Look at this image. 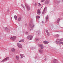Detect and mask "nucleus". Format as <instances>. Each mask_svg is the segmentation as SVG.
Instances as JSON below:
<instances>
[{
  "label": "nucleus",
  "instance_id": "f257e3e1",
  "mask_svg": "<svg viewBox=\"0 0 63 63\" xmlns=\"http://www.w3.org/2000/svg\"><path fill=\"white\" fill-rule=\"evenodd\" d=\"M32 38H33V36L32 35H28L27 37V39L28 40H32Z\"/></svg>",
  "mask_w": 63,
  "mask_h": 63
},
{
  "label": "nucleus",
  "instance_id": "f03ea898",
  "mask_svg": "<svg viewBox=\"0 0 63 63\" xmlns=\"http://www.w3.org/2000/svg\"><path fill=\"white\" fill-rule=\"evenodd\" d=\"M25 6L27 8V10L28 11H29L30 10V7L28 6V5L26 3H25Z\"/></svg>",
  "mask_w": 63,
  "mask_h": 63
},
{
  "label": "nucleus",
  "instance_id": "7ed1b4c3",
  "mask_svg": "<svg viewBox=\"0 0 63 63\" xmlns=\"http://www.w3.org/2000/svg\"><path fill=\"white\" fill-rule=\"evenodd\" d=\"M9 59V58L8 57H7L6 58L4 59L1 62H5V61H8Z\"/></svg>",
  "mask_w": 63,
  "mask_h": 63
},
{
  "label": "nucleus",
  "instance_id": "20e7f679",
  "mask_svg": "<svg viewBox=\"0 0 63 63\" xmlns=\"http://www.w3.org/2000/svg\"><path fill=\"white\" fill-rule=\"evenodd\" d=\"M29 25L30 26H32V27H31L30 30V31H31V30H33V28L34 27V24H32V25H31V24H30Z\"/></svg>",
  "mask_w": 63,
  "mask_h": 63
},
{
  "label": "nucleus",
  "instance_id": "39448f33",
  "mask_svg": "<svg viewBox=\"0 0 63 63\" xmlns=\"http://www.w3.org/2000/svg\"><path fill=\"white\" fill-rule=\"evenodd\" d=\"M16 36H13L11 38V39L12 41H15L16 39Z\"/></svg>",
  "mask_w": 63,
  "mask_h": 63
},
{
  "label": "nucleus",
  "instance_id": "423d86ee",
  "mask_svg": "<svg viewBox=\"0 0 63 63\" xmlns=\"http://www.w3.org/2000/svg\"><path fill=\"white\" fill-rule=\"evenodd\" d=\"M17 45L19 48H22V46L20 44L17 43Z\"/></svg>",
  "mask_w": 63,
  "mask_h": 63
},
{
  "label": "nucleus",
  "instance_id": "0eeeda50",
  "mask_svg": "<svg viewBox=\"0 0 63 63\" xmlns=\"http://www.w3.org/2000/svg\"><path fill=\"white\" fill-rule=\"evenodd\" d=\"M41 10L40 9H38L37 11V13L38 15H40L41 13Z\"/></svg>",
  "mask_w": 63,
  "mask_h": 63
},
{
  "label": "nucleus",
  "instance_id": "6e6552de",
  "mask_svg": "<svg viewBox=\"0 0 63 63\" xmlns=\"http://www.w3.org/2000/svg\"><path fill=\"white\" fill-rule=\"evenodd\" d=\"M39 46L40 47L41 49H43L44 48V46L42 44H41L39 45Z\"/></svg>",
  "mask_w": 63,
  "mask_h": 63
},
{
  "label": "nucleus",
  "instance_id": "1a4fd4ad",
  "mask_svg": "<svg viewBox=\"0 0 63 63\" xmlns=\"http://www.w3.org/2000/svg\"><path fill=\"white\" fill-rule=\"evenodd\" d=\"M48 16L47 15L46 17V22H47V20H48Z\"/></svg>",
  "mask_w": 63,
  "mask_h": 63
},
{
  "label": "nucleus",
  "instance_id": "9d476101",
  "mask_svg": "<svg viewBox=\"0 0 63 63\" xmlns=\"http://www.w3.org/2000/svg\"><path fill=\"white\" fill-rule=\"evenodd\" d=\"M46 7H45L42 13L43 15H44V14H45V10H46Z\"/></svg>",
  "mask_w": 63,
  "mask_h": 63
},
{
  "label": "nucleus",
  "instance_id": "9b49d317",
  "mask_svg": "<svg viewBox=\"0 0 63 63\" xmlns=\"http://www.w3.org/2000/svg\"><path fill=\"white\" fill-rule=\"evenodd\" d=\"M3 28L4 29H5V30H8V31H9V30L8 28L7 27H4Z\"/></svg>",
  "mask_w": 63,
  "mask_h": 63
},
{
  "label": "nucleus",
  "instance_id": "f8f14e48",
  "mask_svg": "<svg viewBox=\"0 0 63 63\" xmlns=\"http://www.w3.org/2000/svg\"><path fill=\"white\" fill-rule=\"evenodd\" d=\"M21 57L22 59L23 58V57H25L24 56H23V54H20Z\"/></svg>",
  "mask_w": 63,
  "mask_h": 63
},
{
  "label": "nucleus",
  "instance_id": "ddd939ff",
  "mask_svg": "<svg viewBox=\"0 0 63 63\" xmlns=\"http://www.w3.org/2000/svg\"><path fill=\"white\" fill-rule=\"evenodd\" d=\"M49 3V1L47 0L45 1V4H48Z\"/></svg>",
  "mask_w": 63,
  "mask_h": 63
},
{
  "label": "nucleus",
  "instance_id": "4468645a",
  "mask_svg": "<svg viewBox=\"0 0 63 63\" xmlns=\"http://www.w3.org/2000/svg\"><path fill=\"white\" fill-rule=\"evenodd\" d=\"M11 51L12 52H14L15 51V49L14 48H12L11 49Z\"/></svg>",
  "mask_w": 63,
  "mask_h": 63
},
{
  "label": "nucleus",
  "instance_id": "2eb2a0df",
  "mask_svg": "<svg viewBox=\"0 0 63 63\" xmlns=\"http://www.w3.org/2000/svg\"><path fill=\"white\" fill-rule=\"evenodd\" d=\"M43 43L45 44L46 45L48 43H49V42L47 41H44Z\"/></svg>",
  "mask_w": 63,
  "mask_h": 63
},
{
  "label": "nucleus",
  "instance_id": "dca6fc26",
  "mask_svg": "<svg viewBox=\"0 0 63 63\" xmlns=\"http://www.w3.org/2000/svg\"><path fill=\"white\" fill-rule=\"evenodd\" d=\"M57 41H56V42H57V41L58 42H61V41H62V40L60 39H57Z\"/></svg>",
  "mask_w": 63,
  "mask_h": 63
},
{
  "label": "nucleus",
  "instance_id": "f3484780",
  "mask_svg": "<svg viewBox=\"0 0 63 63\" xmlns=\"http://www.w3.org/2000/svg\"><path fill=\"white\" fill-rule=\"evenodd\" d=\"M56 59H55L53 60V62L54 63H56L57 62H56Z\"/></svg>",
  "mask_w": 63,
  "mask_h": 63
},
{
  "label": "nucleus",
  "instance_id": "a211bd4d",
  "mask_svg": "<svg viewBox=\"0 0 63 63\" xmlns=\"http://www.w3.org/2000/svg\"><path fill=\"white\" fill-rule=\"evenodd\" d=\"M16 59L17 60H18L19 59V56H16Z\"/></svg>",
  "mask_w": 63,
  "mask_h": 63
},
{
  "label": "nucleus",
  "instance_id": "6ab92c4d",
  "mask_svg": "<svg viewBox=\"0 0 63 63\" xmlns=\"http://www.w3.org/2000/svg\"><path fill=\"white\" fill-rule=\"evenodd\" d=\"M21 17H19L18 19V21H20V20H21Z\"/></svg>",
  "mask_w": 63,
  "mask_h": 63
},
{
  "label": "nucleus",
  "instance_id": "aec40b11",
  "mask_svg": "<svg viewBox=\"0 0 63 63\" xmlns=\"http://www.w3.org/2000/svg\"><path fill=\"white\" fill-rule=\"evenodd\" d=\"M39 52L40 53H42L43 52V50L42 49H40L39 50Z\"/></svg>",
  "mask_w": 63,
  "mask_h": 63
},
{
  "label": "nucleus",
  "instance_id": "412c9836",
  "mask_svg": "<svg viewBox=\"0 0 63 63\" xmlns=\"http://www.w3.org/2000/svg\"><path fill=\"white\" fill-rule=\"evenodd\" d=\"M24 42V40L23 39H22L20 40L19 41V42Z\"/></svg>",
  "mask_w": 63,
  "mask_h": 63
},
{
  "label": "nucleus",
  "instance_id": "4be33fe9",
  "mask_svg": "<svg viewBox=\"0 0 63 63\" xmlns=\"http://www.w3.org/2000/svg\"><path fill=\"white\" fill-rule=\"evenodd\" d=\"M14 18L15 20H17V16H16L15 15L14 16Z\"/></svg>",
  "mask_w": 63,
  "mask_h": 63
},
{
  "label": "nucleus",
  "instance_id": "5701e85b",
  "mask_svg": "<svg viewBox=\"0 0 63 63\" xmlns=\"http://www.w3.org/2000/svg\"><path fill=\"white\" fill-rule=\"evenodd\" d=\"M59 21H60V18H58L57 21V23H59Z\"/></svg>",
  "mask_w": 63,
  "mask_h": 63
},
{
  "label": "nucleus",
  "instance_id": "b1692460",
  "mask_svg": "<svg viewBox=\"0 0 63 63\" xmlns=\"http://www.w3.org/2000/svg\"><path fill=\"white\" fill-rule=\"evenodd\" d=\"M35 40L36 41H39V39L38 38H35Z\"/></svg>",
  "mask_w": 63,
  "mask_h": 63
},
{
  "label": "nucleus",
  "instance_id": "393cba45",
  "mask_svg": "<svg viewBox=\"0 0 63 63\" xmlns=\"http://www.w3.org/2000/svg\"><path fill=\"white\" fill-rule=\"evenodd\" d=\"M36 19H39L40 18V17L39 16H37L36 17Z\"/></svg>",
  "mask_w": 63,
  "mask_h": 63
},
{
  "label": "nucleus",
  "instance_id": "a878e982",
  "mask_svg": "<svg viewBox=\"0 0 63 63\" xmlns=\"http://www.w3.org/2000/svg\"><path fill=\"white\" fill-rule=\"evenodd\" d=\"M59 44H60L61 45V44L63 45V42H59Z\"/></svg>",
  "mask_w": 63,
  "mask_h": 63
},
{
  "label": "nucleus",
  "instance_id": "bb28decb",
  "mask_svg": "<svg viewBox=\"0 0 63 63\" xmlns=\"http://www.w3.org/2000/svg\"><path fill=\"white\" fill-rule=\"evenodd\" d=\"M47 34L48 36H49V32H47Z\"/></svg>",
  "mask_w": 63,
  "mask_h": 63
},
{
  "label": "nucleus",
  "instance_id": "cd10ccee",
  "mask_svg": "<svg viewBox=\"0 0 63 63\" xmlns=\"http://www.w3.org/2000/svg\"><path fill=\"white\" fill-rule=\"evenodd\" d=\"M55 36H56L57 37H59V35H58V34H57L56 35H55Z\"/></svg>",
  "mask_w": 63,
  "mask_h": 63
},
{
  "label": "nucleus",
  "instance_id": "c85d7f7f",
  "mask_svg": "<svg viewBox=\"0 0 63 63\" xmlns=\"http://www.w3.org/2000/svg\"><path fill=\"white\" fill-rule=\"evenodd\" d=\"M21 6H22V7H23V8H24V9H25V8H24V6H23L22 5V4H21Z\"/></svg>",
  "mask_w": 63,
  "mask_h": 63
},
{
  "label": "nucleus",
  "instance_id": "c756f323",
  "mask_svg": "<svg viewBox=\"0 0 63 63\" xmlns=\"http://www.w3.org/2000/svg\"><path fill=\"white\" fill-rule=\"evenodd\" d=\"M45 0H41V2H44Z\"/></svg>",
  "mask_w": 63,
  "mask_h": 63
},
{
  "label": "nucleus",
  "instance_id": "7c9ffc66",
  "mask_svg": "<svg viewBox=\"0 0 63 63\" xmlns=\"http://www.w3.org/2000/svg\"><path fill=\"white\" fill-rule=\"evenodd\" d=\"M46 32H47H47H48V30H46Z\"/></svg>",
  "mask_w": 63,
  "mask_h": 63
},
{
  "label": "nucleus",
  "instance_id": "2f4dec72",
  "mask_svg": "<svg viewBox=\"0 0 63 63\" xmlns=\"http://www.w3.org/2000/svg\"><path fill=\"white\" fill-rule=\"evenodd\" d=\"M9 9H7V12H9Z\"/></svg>",
  "mask_w": 63,
  "mask_h": 63
},
{
  "label": "nucleus",
  "instance_id": "473e14b6",
  "mask_svg": "<svg viewBox=\"0 0 63 63\" xmlns=\"http://www.w3.org/2000/svg\"><path fill=\"white\" fill-rule=\"evenodd\" d=\"M34 6H37V4L35 3V4H34Z\"/></svg>",
  "mask_w": 63,
  "mask_h": 63
},
{
  "label": "nucleus",
  "instance_id": "72a5a7b5",
  "mask_svg": "<svg viewBox=\"0 0 63 63\" xmlns=\"http://www.w3.org/2000/svg\"><path fill=\"white\" fill-rule=\"evenodd\" d=\"M26 34V35L27 34V33H28V32H26L25 33Z\"/></svg>",
  "mask_w": 63,
  "mask_h": 63
},
{
  "label": "nucleus",
  "instance_id": "f704fd0d",
  "mask_svg": "<svg viewBox=\"0 0 63 63\" xmlns=\"http://www.w3.org/2000/svg\"><path fill=\"white\" fill-rule=\"evenodd\" d=\"M39 6H41V4H40V3H39Z\"/></svg>",
  "mask_w": 63,
  "mask_h": 63
},
{
  "label": "nucleus",
  "instance_id": "c9c22d12",
  "mask_svg": "<svg viewBox=\"0 0 63 63\" xmlns=\"http://www.w3.org/2000/svg\"><path fill=\"white\" fill-rule=\"evenodd\" d=\"M44 60H45V61H46L47 60V59H46V58H45L44 59Z\"/></svg>",
  "mask_w": 63,
  "mask_h": 63
},
{
  "label": "nucleus",
  "instance_id": "e433bc0d",
  "mask_svg": "<svg viewBox=\"0 0 63 63\" xmlns=\"http://www.w3.org/2000/svg\"><path fill=\"white\" fill-rule=\"evenodd\" d=\"M34 58H35V59H36L37 58V57H35Z\"/></svg>",
  "mask_w": 63,
  "mask_h": 63
},
{
  "label": "nucleus",
  "instance_id": "4c0bfd02",
  "mask_svg": "<svg viewBox=\"0 0 63 63\" xmlns=\"http://www.w3.org/2000/svg\"><path fill=\"white\" fill-rule=\"evenodd\" d=\"M42 23H44V21H42Z\"/></svg>",
  "mask_w": 63,
  "mask_h": 63
},
{
  "label": "nucleus",
  "instance_id": "58836bf2",
  "mask_svg": "<svg viewBox=\"0 0 63 63\" xmlns=\"http://www.w3.org/2000/svg\"><path fill=\"white\" fill-rule=\"evenodd\" d=\"M59 2H60V1H58V3H59Z\"/></svg>",
  "mask_w": 63,
  "mask_h": 63
},
{
  "label": "nucleus",
  "instance_id": "ea45409f",
  "mask_svg": "<svg viewBox=\"0 0 63 63\" xmlns=\"http://www.w3.org/2000/svg\"><path fill=\"white\" fill-rule=\"evenodd\" d=\"M26 25H27V24H25V26H26Z\"/></svg>",
  "mask_w": 63,
  "mask_h": 63
},
{
  "label": "nucleus",
  "instance_id": "a19ab883",
  "mask_svg": "<svg viewBox=\"0 0 63 63\" xmlns=\"http://www.w3.org/2000/svg\"><path fill=\"white\" fill-rule=\"evenodd\" d=\"M58 63V62H57V63Z\"/></svg>",
  "mask_w": 63,
  "mask_h": 63
},
{
  "label": "nucleus",
  "instance_id": "79ce46f5",
  "mask_svg": "<svg viewBox=\"0 0 63 63\" xmlns=\"http://www.w3.org/2000/svg\"><path fill=\"white\" fill-rule=\"evenodd\" d=\"M46 57V56H45V57H44L45 58V57Z\"/></svg>",
  "mask_w": 63,
  "mask_h": 63
},
{
  "label": "nucleus",
  "instance_id": "37998d69",
  "mask_svg": "<svg viewBox=\"0 0 63 63\" xmlns=\"http://www.w3.org/2000/svg\"><path fill=\"white\" fill-rule=\"evenodd\" d=\"M63 2V0H62Z\"/></svg>",
  "mask_w": 63,
  "mask_h": 63
}]
</instances>
